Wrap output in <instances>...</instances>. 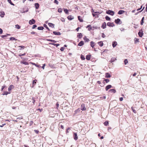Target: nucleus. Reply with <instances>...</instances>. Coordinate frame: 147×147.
Masks as SVG:
<instances>
[{"label":"nucleus","mask_w":147,"mask_h":147,"mask_svg":"<svg viewBox=\"0 0 147 147\" xmlns=\"http://www.w3.org/2000/svg\"><path fill=\"white\" fill-rule=\"evenodd\" d=\"M106 13L112 16H113L115 13L113 11L110 10L107 11H106Z\"/></svg>","instance_id":"f257e3e1"},{"label":"nucleus","mask_w":147,"mask_h":147,"mask_svg":"<svg viewBox=\"0 0 147 147\" xmlns=\"http://www.w3.org/2000/svg\"><path fill=\"white\" fill-rule=\"evenodd\" d=\"M35 6L36 9H38L39 7V4L37 3L35 4Z\"/></svg>","instance_id":"6ab92c4d"},{"label":"nucleus","mask_w":147,"mask_h":147,"mask_svg":"<svg viewBox=\"0 0 147 147\" xmlns=\"http://www.w3.org/2000/svg\"><path fill=\"white\" fill-rule=\"evenodd\" d=\"M19 48H20L19 49L21 50L22 48H23L24 49L25 48V47L24 46H20L18 47Z\"/></svg>","instance_id":"de8ad7c7"},{"label":"nucleus","mask_w":147,"mask_h":147,"mask_svg":"<svg viewBox=\"0 0 147 147\" xmlns=\"http://www.w3.org/2000/svg\"><path fill=\"white\" fill-rule=\"evenodd\" d=\"M138 34L140 37H142L143 35V33L142 32H141L140 31L139 32Z\"/></svg>","instance_id":"a878e982"},{"label":"nucleus","mask_w":147,"mask_h":147,"mask_svg":"<svg viewBox=\"0 0 147 147\" xmlns=\"http://www.w3.org/2000/svg\"><path fill=\"white\" fill-rule=\"evenodd\" d=\"M5 125V123L3 124L2 125H0V127H3Z\"/></svg>","instance_id":"0e129e2a"},{"label":"nucleus","mask_w":147,"mask_h":147,"mask_svg":"<svg viewBox=\"0 0 147 147\" xmlns=\"http://www.w3.org/2000/svg\"><path fill=\"white\" fill-rule=\"evenodd\" d=\"M144 19V17H143L141 20L140 23H141V24L142 25L143 24Z\"/></svg>","instance_id":"c9c22d12"},{"label":"nucleus","mask_w":147,"mask_h":147,"mask_svg":"<svg viewBox=\"0 0 147 147\" xmlns=\"http://www.w3.org/2000/svg\"><path fill=\"white\" fill-rule=\"evenodd\" d=\"M106 77L107 78H109L111 77V76L110 74L108 73H106Z\"/></svg>","instance_id":"cd10ccee"},{"label":"nucleus","mask_w":147,"mask_h":147,"mask_svg":"<svg viewBox=\"0 0 147 147\" xmlns=\"http://www.w3.org/2000/svg\"><path fill=\"white\" fill-rule=\"evenodd\" d=\"M21 63L24 64L26 65H28V63L26 61H23L22 62H21Z\"/></svg>","instance_id":"e433bc0d"},{"label":"nucleus","mask_w":147,"mask_h":147,"mask_svg":"<svg viewBox=\"0 0 147 147\" xmlns=\"http://www.w3.org/2000/svg\"><path fill=\"white\" fill-rule=\"evenodd\" d=\"M70 129V128L69 127H68V128H67V129H66V133H69L68 130Z\"/></svg>","instance_id":"13d9d810"},{"label":"nucleus","mask_w":147,"mask_h":147,"mask_svg":"<svg viewBox=\"0 0 147 147\" xmlns=\"http://www.w3.org/2000/svg\"><path fill=\"white\" fill-rule=\"evenodd\" d=\"M78 35H77V36L79 37V38H81L82 37V35L81 33H78Z\"/></svg>","instance_id":"393cba45"},{"label":"nucleus","mask_w":147,"mask_h":147,"mask_svg":"<svg viewBox=\"0 0 147 147\" xmlns=\"http://www.w3.org/2000/svg\"><path fill=\"white\" fill-rule=\"evenodd\" d=\"M67 18L68 19V20H71L73 19L74 18V17L73 16H72L71 15H69L67 17Z\"/></svg>","instance_id":"423d86ee"},{"label":"nucleus","mask_w":147,"mask_h":147,"mask_svg":"<svg viewBox=\"0 0 147 147\" xmlns=\"http://www.w3.org/2000/svg\"><path fill=\"white\" fill-rule=\"evenodd\" d=\"M15 26L16 28H17V29H19L20 28V26L18 24L16 25Z\"/></svg>","instance_id":"37998d69"},{"label":"nucleus","mask_w":147,"mask_h":147,"mask_svg":"<svg viewBox=\"0 0 147 147\" xmlns=\"http://www.w3.org/2000/svg\"><path fill=\"white\" fill-rule=\"evenodd\" d=\"M37 29L38 30H42L44 28L42 26H39L38 27Z\"/></svg>","instance_id":"7c9ffc66"},{"label":"nucleus","mask_w":147,"mask_h":147,"mask_svg":"<svg viewBox=\"0 0 147 147\" xmlns=\"http://www.w3.org/2000/svg\"><path fill=\"white\" fill-rule=\"evenodd\" d=\"M104 124L105 125L107 126L108 124L109 123L108 121H106L104 123Z\"/></svg>","instance_id":"a18cd8bd"},{"label":"nucleus","mask_w":147,"mask_h":147,"mask_svg":"<svg viewBox=\"0 0 147 147\" xmlns=\"http://www.w3.org/2000/svg\"><path fill=\"white\" fill-rule=\"evenodd\" d=\"M117 44V42L115 41L113 42L112 43V46L114 48L116 46Z\"/></svg>","instance_id":"4be33fe9"},{"label":"nucleus","mask_w":147,"mask_h":147,"mask_svg":"<svg viewBox=\"0 0 147 147\" xmlns=\"http://www.w3.org/2000/svg\"><path fill=\"white\" fill-rule=\"evenodd\" d=\"M98 44L101 47L103 46V44L102 41H100L98 42Z\"/></svg>","instance_id":"5701e85b"},{"label":"nucleus","mask_w":147,"mask_h":147,"mask_svg":"<svg viewBox=\"0 0 147 147\" xmlns=\"http://www.w3.org/2000/svg\"><path fill=\"white\" fill-rule=\"evenodd\" d=\"M49 44L52 45L54 46H56L57 47L59 45V44H55V43H49Z\"/></svg>","instance_id":"2f4dec72"},{"label":"nucleus","mask_w":147,"mask_h":147,"mask_svg":"<svg viewBox=\"0 0 147 147\" xmlns=\"http://www.w3.org/2000/svg\"><path fill=\"white\" fill-rule=\"evenodd\" d=\"M31 63L32 65H35L36 67H37L40 68V67H41V66L40 65H39L37 64H36L35 63Z\"/></svg>","instance_id":"9d476101"},{"label":"nucleus","mask_w":147,"mask_h":147,"mask_svg":"<svg viewBox=\"0 0 147 147\" xmlns=\"http://www.w3.org/2000/svg\"><path fill=\"white\" fill-rule=\"evenodd\" d=\"M105 80L106 83H108L109 81V79H106Z\"/></svg>","instance_id":"6e6d98bb"},{"label":"nucleus","mask_w":147,"mask_h":147,"mask_svg":"<svg viewBox=\"0 0 147 147\" xmlns=\"http://www.w3.org/2000/svg\"><path fill=\"white\" fill-rule=\"evenodd\" d=\"M78 19L80 22H83V20L82 19H81V17L80 16H78Z\"/></svg>","instance_id":"c756f323"},{"label":"nucleus","mask_w":147,"mask_h":147,"mask_svg":"<svg viewBox=\"0 0 147 147\" xmlns=\"http://www.w3.org/2000/svg\"><path fill=\"white\" fill-rule=\"evenodd\" d=\"M54 2L57 5L59 3L58 1L57 0H55Z\"/></svg>","instance_id":"8fccbe9b"},{"label":"nucleus","mask_w":147,"mask_h":147,"mask_svg":"<svg viewBox=\"0 0 147 147\" xmlns=\"http://www.w3.org/2000/svg\"><path fill=\"white\" fill-rule=\"evenodd\" d=\"M74 139L76 140L78 139V137L77 136V135L76 133H74V135L73 136Z\"/></svg>","instance_id":"39448f33"},{"label":"nucleus","mask_w":147,"mask_h":147,"mask_svg":"<svg viewBox=\"0 0 147 147\" xmlns=\"http://www.w3.org/2000/svg\"><path fill=\"white\" fill-rule=\"evenodd\" d=\"M105 34L103 33H102V37L103 38H104L105 37Z\"/></svg>","instance_id":"603ef678"},{"label":"nucleus","mask_w":147,"mask_h":147,"mask_svg":"<svg viewBox=\"0 0 147 147\" xmlns=\"http://www.w3.org/2000/svg\"><path fill=\"white\" fill-rule=\"evenodd\" d=\"M106 24L105 22H104L102 24L101 28L103 29H105L106 28Z\"/></svg>","instance_id":"6e6552de"},{"label":"nucleus","mask_w":147,"mask_h":147,"mask_svg":"<svg viewBox=\"0 0 147 147\" xmlns=\"http://www.w3.org/2000/svg\"><path fill=\"white\" fill-rule=\"evenodd\" d=\"M128 62V61L127 59H125L124 60V64L125 65H126Z\"/></svg>","instance_id":"49530a36"},{"label":"nucleus","mask_w":147,"mask_h":147,"mask_svg":"<svg viewBox=\"0 0 147 147\" xmlns=\"http://www.w3.org/2000/svg\"><path fill=\"white\" fill-rule=\"evenodd\" d=\"M109 91L111 92L114 93H115L116 92V90L115 89H111L109 90Z\"/></svg>","instance_id":"473e14b6"},{"label":"nucleus","mask_w":147,"mask_h":147,"mask_svg":"<svg viewBox=\"0 0 147 147\" xmlns=\"http://www.w3.org/2000/svg\"><path fill=\"white\" fill-rule=\"evenodd\" d=\"M45 64H44L43 65L42 67V68L43 69H44V67H45Z\"/></svg>","instance_id":"680f3d73"},{"label":"nucleus","mask_w":147,"mask_h":147,"mask_svg":"<svg viewBox=\"0 0 147 147\" xmlns=\"http://www.w3.org/2000/svg\"><path fill=\"white\" fill-rule=\"evenodd\" d=\"M91 55H87L86 56V59L88 60H90V58Z\"/></svg>","instance_id":"f3484780"},{"label":"nucleus","mask_w":147,"mask_h":147,"mask_svg":"<svg viewBox=\"0 0 147 147\" xmlns=\"http://www.w3.org/2000/svg\"><path fill=\"white\" fill-rule=\"evenodd\" d=\"M48 25L50 27H51L53 28H54V24L51 23H49L48 24Z\"/></svg>","instance_id":"a211bd4d"},{"label":"nucleus","mask_w":147,"mask_h":147,"mask_svg":"<svg viewBox=\"0 0 147 147\" xmlns=\"http://www.w3.org/2000/svg\"><path fill=\"white\" fill-rule=\"evenodd\" d=\"M125 11L123 10H120L118 12V14L119 15H121L123 13L125 12Z\"/></svg>","instance_id":"2eb2a0df"},{"label":"nucleus","mask_w":147,"mask_h":147,"mask_svg":"<svg viewBox=\"0 0 147 147\" xmlns=\"http://www.w3.org/2000/svg\"><path fill=\"white\" fill-rule=\"evenodd\" d=\"M85 106L84 104H82L81 106V109L82 111H85L86 110Z\"/></svg>","instance_id":"20e7f679"},{"label":"nucleus","mask_w":147,"mask_h":147,"mask_svg":"<svg viewBox=\"0 0 147 147\" xmlns=\"http://www.w3.org/2000/svg\"><path fill=\"white\" fill-rule=\"evenodd\" d=\"M94 43H95L94 42H93V41H91L90 42V46L93 48L94 47L95 45Z\"/></svg>","instance_id":"dca6fc26"},{"label":"nucleus","mask_w":147,"mask_h":147,"mask_svg":"<svg viewBox=\"0 0 147 147\" xmlns=\"http://www.w3.org/2000/svg\"><path fill=\"white\" fill-rule=\"evenodd\" d=\"M84 41H81L78 43V45L80 46H82L84 45Z\"/></svg>","instance_id":"f8f14e48"},{"label":"nucleus","mask_w":147,"mask_h":147,"mask_svg":"<svg viewBox=\"0 0 147 147\" xmlns=\"http://www.w3.org/2000/svg\"><path fill=\"white\" fill-rule=\"evenodd\" d=\"M47 41H51L52 42H53V43H56L57 42V41H55V40H51V39H47Z\"/></svg>","instance_id":"412c9836"},{"label":"nucleus","mask_w":147,"mask_h":147,"mask_svg":"<svg viewBox=\"0 0 147 147\" xmlns=\"http://www.w3.org/2000/svg\"><path fill=\"white\" fill-rule=\"evenodd\" d=\"M131 109H132L133 112L135 113H136V111L134 109L133 107H131Z\"/></svg>","instance_id":"3c124183"},{"label":"nucleus","mask_w":147,"mask_h":147,"mask_svg":"<svg viewBox=\"0 0 147 147\" xmlns=\"http://www.w3.org/2000/svg\"><path fill=\"white\" fill-rule=\"evenodd\" d=\"M116 60H117V59L116 58H114V57H112L111 58V61H110L111 63H112L113 62H114Z\"/></svg>","instance_id":"aec40b11"},{"label":"nucleus","mask_w":147,"mask_h":147,"mask_svg":"<svg viewBox=\"0 0 147 147\" xmlns=\"http://www.w3.org/2000/svg\"><path fill=\"white\" fill-rule=\"evenodd\" d=\"M14 88V86L12 85H10L8 88V90L9 91L11 90V89Z\"/></svg>","instance_id":"ddd939ff"},{"label":"nucleus","mask_w":147,"mask_h":147,"mask_svg":"<svg viewBox=\"0 0 147 147\" xmlns=\"http://www.w3.org/2000/svg\"><path fill=\"white\" fill-rule=\"evenodd\" d=\"M107 25L109 27H113L115 26V24L113 22H108L107 23Z\"/></svg>","instance_id":"f03ea898"},{"label":"nucleus","mask_w":147,"mask_h":147,"mask_svg":"<svg viewBox=\"0 0 147 147\" xmlns=\"http://www.w3.org/2000/svg\"><path fill=\"white\" fill-rule=\"evenodd\" d=\"M139 42V39L137 38H135V42L136 43H137Z\"/></svg>","instance_id":"a19ab883"},{"label":"nucleus","mask_w":147,"mask_h":147,"mask_svg":"<svg viewBox=\"0 0 147 147\" xmlns=\"http://www.w3.org/2000/svg\"><path fill=\"white\" fill-rule=\"evenodd\" d=\"M112 87V86L111 85H109L107 86L105 88V89L106 91L108 90L109 89L111 88Z\"/></svg>","instance_id":"1a4fd4ad"},{"label":"nucleus","mask_w":147,"mask_h":147,"mask_svg":"<svg viewBox=\"0 0 147 147\" xmlns=\"http://www.w3.org/2000/svg\"><path fill=\"white\" fill-rule=\"evenodd\" d=\"M10 40H16V39L14 37H11L10 38Z\"/></svg>","instance_id":"09e8293b"},{"label":"nucleus","mask_w":147,"mask_h":147,"mask_svg":"<svg viewBox=\"0 0 147 147\" xmlns=\"http://www.w3.org/2000/svg\"><path fill=\"white\" fill-rule=\"evenodd\" d=\"M80 28L79 27H78V28H77L76 29V30L77 31H79V29Z\"/></svg>","instance_id":"774afa93"},{"label":"nucleus","mask_w":147,"mask_h":147,"mask_svg":"<svg viewBox=\"0 0 147 147\" xmlns=\"http://www.w3.org/2000/svg\"><path fill=\"white\" fill-rule=\"evenodd\" d=\"M119 100L120 101H122L123 100V98L122 97H121L119 98Z\"/></svg>","instance_id":"69168bd1"},{"label":"nucleus","mask_w":147,"mask_h":147,"mask_svg":"<svg viewBox=\"0 0 147 147\" xmlns=\"http://www.w3.org/2000/svg\"><path fill=\"white\" fill-rule=\"evenodd\" d=\"M62 9L61 8H59L58 9V11L59 13H61L62 12Z\"/></svg>","instance_id":"58836bf2"},{"label":"nucleus","mask_w":147,"mask_h":147,"mask_svg":"<svg viewBox=\"0 0 147 147\" xmlns=\"http://www.w3.org/2000/svg\"><path fill=\"white\" fill-rule=\"evenodd\" d=\"M37 27V26L36 25H34L33 26L32 28V29H34L35 28H36Z\"/></svg>","instance_id":"5fc2aeb1"},{"label":"nucleus","mask_w":147,"mask_h":147,"mask_svg":"<svg viewBox=\"0 0 147 147\" xmlns=\"http://www.w3.org/2000/svg\"><path fill=\"white\" fill-rule=\"evenodd\" d=\"M64 47H61V48L60 50L61 51H63L64 50Z\"/></svg>","instance_id":"4d7b16f0"},{"label":"nucleus","mask_w":147,"mask_h":147,"mask_svg":"<svg viewBox=\"0 0 147 147\" xmlns=\"http://www.w3.org/2000/svg\"><path fill=\"white\" fill-rule=\"evenodd\" d=\"M64 11L66 14H68V10L67 9H64Z\"/></svg>","instance_id":"c03bdc74"},{"label":"nucleus","mask_w":147,"mask_h":147,"mask_svg":"<svg viewBox=\"0 0 147 147\" xmlns=\"http://www.w3.org/2000/svg\"><path fill=\"white\" fill-rule=\"evenodd\" d=\"M86 28H88V30H90L92 29V28L91 27V25H88L87 26Z\"/></svg>","instance_id":"b1692460"},{"label":"nucleus","mask_w":147,"mask_h":147,"mask_svg":"<svg viewBox=\"0 0 147 147\" xmlns=\"http://www.w3.org/2000/svg\"><path fill=\"white\" fill-rule=\"evenodd\" d=\"M36 81L37 80H35L33 81L32 82L33 86H32V87L34 86V85H35L36 84Z\"/></svg>","instance_id":"bb28decb"},{"label":"nucleus","mask_w":147,"mask_h":147,"mask_svg":"<svg viewBox=\"0 0 147 147\" xmlns=\"http://www.w3.org/2000/svg\"><path fill=\"white\" fill-rule=\"evenodd\" d=\"M35 32H31V34H35Z\"/></svg>","instance_id":"e2e57ef3"},{"label":"nucleus","mask_w":147,"mask_h":147,"mask_svg":"<svg viewBox=\"0 0 147 147\" xmlns=\"http://www.w3.org/2000/svg\"><path fill=\"white\" fill-rule=\"evenodd\" d=\"M35 22L36 21L35 20L33 19H32L29 21V23L31 25L35 24Z\"/></svg>","instance_id":"7ed1b4c3"},{"label":"nucleus","mask_w":147,"mask_h":147,"mask_svg":"<svg viewBox=\"0 0 147 147\" xmlns=\"http://www.w3.org/2000/svg\"><path fill=\"white\" fill-rule=\"evenodd\" d=\"M44 26L47 29L48 31L50 30L48 28V27L47 26L46 24H44Z\"/></svg>","instance_id":"ea45409f"},{"label":"nucleus","mask_w":147,"mask_h":147,"mask_svg":"<svg viewBox=\"0 0 147 147\" xmlns=\"http://www.w3.org/2000/svg\"><path fill=\"white\" fill-rule=\"evenodd\" d=\"M7 35H10L9 34H7L6 35H2L1 36L2 38H4L7 37Z\"/></svg>","instance_id":"4c0bfd02"},{"label":"nucleus","mask_w":147,"mask_h":147,"mask_svg":"<svg viewBox=\"0 0 147 147\" xmlns=\"http://www.w3.org/2000/svg\"><path fill=\"white\" fill-rule=\"evenodd\" d=\"M34 131H35V132L37 133V134H38L39 131H38V130H34Z\"/></svg>","instance_id":"bf43d9fd"},{"label":"nucleus","mask_w":147,"mask_h":147,"mask_svg":"<svg viewBox=\"0 0 147 147\" xmlns=\"http://www.w3.org/2000/svg\"><path fill=\"white\" fill-rule=\"evenodd\" d=\"M105 19L108 21H110L111 20L110 18L107 16L105 17Z\"/></svg>","instance_id":"72a5a7b5"},{"label":"nucleus","mask_w":147,"mask_h":147,"mask_svg":"<svg viewBox=\"0 0 147 147\" xmlns=\"http://www.w3.org/2000/svg\"><path fill=\"white\" fill-rule=\"evenodd\" d=\"M56 105L57 107V108H58L59 107V104H58V102L56 104Z\"/></svg>","instance_id":"338daca9"},{"label":"nucleus","mask_w":147,"mask_h":147,"mask_svg":"<svg viewBox=\"0 0 147 147\" xmlns=\"http://www.w3.org/2000/svg\"><path fill=\"white\" fill-rule=\"evenodd\" d=\"M7 1L11 5H14V4L11 1V0H7Z\"/></svg>","instance_id":"f704fd0d"},{"label":"nucleus","mask_w":147,"mask_h":147,"mask_svg":"<svg viewBox=\"0 0 147 147\" xmlns=\"http://www.w3.org/2000/svg\"><path fill=\"white\" fill-rule=\"evenodd\" d=\"M81 58L82 60H84L85 59V58L84 56L81 55Z\"/></svg>","instance_id":"79ce46f5"},{"label":"nucleus","mask_w":147,"mask_h":147,"mask_svg":"<svg viewBox=\"0 0 147 147\" xmlns=\"http://www.w3.org/2000/svg\"><path fill=\"white\" fill-rule=\"evenodd\" d=\"M61 20L62 22H64L65 21V19L63 18H62L61 19Z\"/></svg>","instance_id":"864d4df0"},{"label":"nucleus","mask_w":147,"mask_h":147,"mask_svg":"<svg viewBox=\"0 0 147 147\" xmlns=\"http://www.w3.org/2000/svg\"><path fill=\"white\" fill-rule=\"evenodd\" d=\"M121 20L120 19H119V18H117V19H116L115 20V22L116 23L118 24H121V23H120V22Z\"/></svg>","instance_id":"0eeeda50"},{"label":"nucleus","mask_w":147,"mask_h":147,"mask_svg":"<svg viewBox=\"0 0 147 147\" xmlns=\"http://www.w3.org/2000/svg\"><path fill=\"white\" fill-rule=\"evenodd\" d=\"M53 33L55 35H59L61 34V33L59 32H56L55 31H53Z\"/></svg>","instance_id":"9b49d317"},{"label":"nucleus","mask_w":147,"mask_h":147,"mask_svg":"<svg viewBox=\"0 0 147 147\" xmlns=\"http://www.w3.org/2000/svg\"><path fill=\"white\" fill-rule=\"evenodd\" d=\"M83 38L85 42H88L90 41V40L87 38L86 36L84 37Z\"/></svg>","instance_id":"4468645a"},{"label":"nucleus","mask_w":147,"mask_h":147,"mask_svg":"<svg viewBox=\"0 0 147 147\" xmlns=\"http://www.w3.org/2000/svg\"><path fill=\"white\" fill-rule=\"evenodd\" d=\"M10 93L7 91H5L3 93V95H7L8 94H10Z\"/></svg>","instance_id":"c85d7f7f"},{"label":"nucleus","mask_w":147,"mask_h":147,"mask_svg":"<svg viewBox=\"0 0 147 147\" xmlns=\"http://www.w3.org/2000/svg\"><path fill=\"white\" fill-rule=\"evenodd\" d=\"M3 33V30H2L0 28V34H1Z\"/></svg>","instance_id":"052dcab7"}]
</instances>
